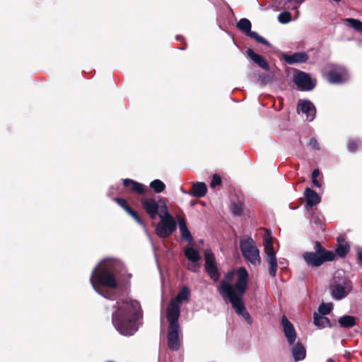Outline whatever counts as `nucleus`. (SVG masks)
<instances>
[{"mask_svg":"<svg viewBox=\"0 0 362 362\" xmlns=\"http://www.w3.org/2000/svg\"><path fill=\"white\" fill-rule=\"evenodd\" d=\"M237 276L238 279L234 284L221 280L218 291L223 298L228 299L235 312L243 316L247 322L251 325L252 320L243 302V296L247 291L248 285V272L245 267H240L237 270Z\"/></svg>","mask_w":362,"mask_h":362,"instance_id":"obj_1","label":"nucleus"},{"mask_svg":"<svg viewBox=\"0 0 362 362\" xmlns=\"http://www.w3.org/2000/svg\"><path fill=\"white\" fill-rule=\"evenodd\" d=\"M141 317L139 303L136 300H125L112 315L115 329L124 336H132L139 329L137 321Z\"/></svg>","mask_w":362,"mask_h":362,"instance_id":"obj_2","label":"nucleus"},{"mask_svg":"<svg viewBox=\"0 0 362 362\" xmlns=\"http://www.w3.org/2000/svg\"><path fill=\"white\" fill-rule=\"evenodd\" d=\"M93 289L103 297L111 299L110 293L103 291L100 286L116 289L118 281L116 279V269L112 263L104 262L98 264L92 272L90 278Z\"/></svg>","mask_w":362,"mask_h":362,"instance_id":"obj_3","label":"nucleus"},{"mask_svg":"<svg viewBox=\"0 0 362 362\" xmlns=\"http://www.w3.org/2000/svg\"><path fill=\"white\" fill-rule=\"evenodd\" d=\"M314 249V252H305L302 255L303 259L309 267H319L327 262L335 259L334 252L325 249L317 240L315 243Z\"/></svg>","mask_w":362,"mask_h":362,"instance_id":"obj_4","label":"nucleus"},{"mask_svg":"<svg viewBox=\"0 0 362 362\" xmlns=\"http://www.w3.org/2000/svg\"><path fill=\"white\" fill-rule=\"evenodd\" d=\"M352 282L344 273L336 272L334 276V282L330 285L329 289L333 298L341 300L352 291Z\"/></svg>","mask_w":362,"mask_h":362,"instance_id":"obj_5","label":"nucleus"},{"mask_svg":"<svg viewBox=\"0 0 362 362\" xmlns=\"http://www.w3.org/2000/svg\"><path fill=\"white\" fill-rule=\"evenodd\" d=\"M164 212L159 214L160 221L156 227V233L160 238H168L177 228V223L173 216L169 213L167 206H163Z\"/></svg>","mask_w":362,"mask_h":362,"instance_id":"obj_6","label":"nucleus"},{"mask_svg":"<svg viewBox=\"0 0 362 362\" xmlns=\"http://www.w3.org/2000/svg\"><path fill=\"white\" fill-rule=\"evenodd\" d=\"M139 202L144 211L152 220L164 212L163 205L167 206L166 199L159 197L158 200L155 197H142L139 199Z\"/></svg>","mask_w":362,"mask_h":362,"instance_id":"obj_7","label":"nucleus"},{"mask_svg":"<svg viewBox=\"0 0 362 362\" xmlns=\"http://www.w3.org/2000/svg\"><path fill=\"white\" fill-rule=\"evenodd\" d=\"M166 317L169 323L167 332L168 346L170 350L177 351L180 347L179 317H176L174 312L171 313L170 316L166 315Z\"/></svg>","mask_w":362,"mask_h":362,"instance_id":"obj_8","label":"nucleus"},{"mask_svg":"<svg viewBox=\"0 0 362 362\" xmlns=\"http://www.w3.org/2000/svg\"><path fill=\"white\" fill-rule=\"evenodd\" d=\"M240 247L243 255L246 259L253 264H260L261 259L259 250L251 238L242 240L240 243Z\"/></svg>","mask_w":362,"mask_h":362,"instance_id":"obj_9","label":"nucleus"},{"mask_svg":"<svg viewBox=\"0 0 362 362\" xmlns=\"http://www.w3.org/2000/svg\"><path fill=\"white\" fill-rule=\"evenodd\" d=\"M264 252L267 255V261L269 264V274L271 276L275 277L277 270V261L273 246L272 237L270 233L264 238Z\"/></svg>","mask_w":362,"mask_h":362,"instance_id":"obj_10","label":"nucleus"},{"mask_svg":"<svg viewBox=\"0 0 362 362\" xmlns=\"http://www.w3.org/2000/svg\"><path fill=\"white\" fill-rule=\"evenodd\" d=\"M189 290L187 287L184 286L182 289L178 292L176 297L173 299H171L166 310V315L170 316L171 313L174 312L175 313L177 317H180V304L182 301H186L188 300L189 296Z\"/></svg>","mask_w":362,"mask_h":362,"instance_id":"obj_11","label":"nucleus"},{"mask_svg":"<svg viewBox=\"0 0 362 362\" xmlns=\"http://www.w3.org/2000/svg\"><path fill=\"white\" fill-rule=\"evenodd\" d=\"M204 267L206 273L212 280L217 281L219 279L220 274L216 266L214 255L211 250H206L204 252Z\"/></svg>","mask_w":362,"mask_h":362,"instance_id":"obj_12","label":"nucleus"},{"mask_svg":"<svg viewBox=\"0 0 362 362\" xmlns=\"http://www.w3.org/2000/svg\"><path fill=\"white\" fill-rule=\"evenodd\" d=\"M293 82L300 90L304 91L311 90L315 86V83H313L310 76L301 71L293 75Z\"/></svg>","mask_w":362,"mask_h":362,"instance_id":"obj_13","label":"nucleus"},{"mask_svg":"<svg viewBox=\"0 0 362 362\" xmlns=\"http://www.w3.org/2000/svg\"><path fill=\"white\" fill-rule=\"evenodd\" d=\"M114 201L121 206L129 216H131L134 220L140 226H144L145 223L142 218L140 217L137 211L132 209L125 199L122 197H116Z\"/></svg>","mask_w":362,"mask_h":362,"instance_id":"obj_14","label":"nucleus"},{"mask_svg":"<svg viewBox=\"0 0 362 362\" xmlns=\"http://www.w3.org/2000/svg\"><path fill=\"white\" fill-rule=\"evenodd\" d=\"M281 324L284 334L290 345H293L296 339V332L292 323L288 320L286 315H283Z\"/></svg>","mask_w":362,"mask_h":362,"instance_id":"obj_15","label":"nucleus"},{"mask_svg":"<svg viewBox=\"0 0 362 362\" xmlns=\"http://www.w3.org/2000/svg\"><path fill=\"white\" fill-rule=\"evenodd\" d=\"M297 110L306 115L307 119L313 120L316 112L315 107L309 100H300L298 103Z\"/></svg>","mask_w":362,"mask_h":362,"instance_id":"obj_16","label":"nucleus"},{"mask_svg":"<svg viewBox=\"0 0 362 362\" xmlns=\"http://www.w3.org/2000/svg\"><path fill=\"white\" fill-rule=\"evenodd\" d=\"M123 185L125 187H129L131 192L139 195H144L146 192L147 187L146 186L129 178L123 180Z\"/></svg>","mask_w":362,"mask_h":362,"instance_id":"obj_17","label":"nucleus"},{"mask_svg":"<svg viewBox=\"0 0 362 362\" xmlns=\"http://www.w3.org/2000/svg\"><path fill=\"white\" fill-rule=\"evenodd\" d=\"M304 197L305 199V207L307 209L311 208L317 204H318L321 198L319 194L314 191L313 189L306 187L304 192Z\"/></svg>","mask_w":362,"mask_h":362,"instance_id":"obj_18","label":"nucleus"},{"mask_svg":"<svg viewBox=\"0 0 362 362\" xmlns=\"http://www.w3.org/2000/svg\"><path fill=\"white\" fill-rule=\"evenodd\" d=\"M309 59V56L306 52H295L293 54H284V59L288 64L297 63H305Z\"/></svg>","mask_w":362,"mask_h":362,"instance_id":"obj_19","label":"nucleus"},{"mask_svg":"<svg viewBox=\"0 0 362 362\" xmlns=\"http://www.w3.org/2000/svg\"><path fill=\"white\" fill-rule=\"evenodd\" d=\"M350 251V245L342 237H338L337 239V247L335 248V255L344 258Z\"/></svg>","mask_w":362,"mask_h":362,"instance_id":"obj_20","label":"nucleus"},{"mask_svg":"<svg viewBox=\"0 0 362 362\" xmlns=\"http://www.w3.org/2000/svg\"><path fill=\"white\" fill-rule=\"evenodd\" d=\"M247 54L254 62V63L257 64L262 69L265 71L269 70V65L267 60L262 56L255 53L253 49H248L247 50Z\"/></svg>","mask_w":362,"mask_h":362,"instance_id":"obj_21","label":"nucleus"},{"mask_svg":"<svg viewBox=\"0 0 362 362\" xmlns=\"http://www.w3.org/2000/svg\"><path fill=\"white\" fill-rule=\"evenodd\" d=\"M207 192V186L204 182H197L194 183L189 193L193 197L201 198L206 195Z\"/></svg>","mask_w":362,"mask_h":362,"instance_id":"obj_22","label":"nucleus"},{"mask_svg":"<svg viewBox=\"0 0 362 362\" xmlns=\"http://www.w3.org/2000/svg\"><path fill=\"white\" fill-rule=\"evenodd\" d=\"M327 77L330 83H341L345 81L344 72L337 69L330 70Z\"/></svg>","mask_w":362,"mask_h":362,"instance_id":"obj_23","label":"nucleus"},{"mask_svg":"<svg viewBox=\"0 0 362 362\" xmlns=\"http://www.w3.org/2000/svg\"><path fill=\"white\" fill-rule=\"evenodd\" d=\"M313 319L314 325L320 328H325L326 327L332 328L334 327V325L330 322L328 317L317 314V313H314Z\"/></svg>","mask_w":362,"mask_h":362,"instance_id":"obj_24","label":"nucleus"},{"mask_svg":"<svg viewBox=\"0 0 362 362\" xmlns=\"http://www.w3.org/2000/svg\"><path fill=\"white\" fill-rule=\"evenodd\" d=\"M356 317L352 315H343L339 317L338 322L341 328L349 329L354 327L356 325Z\"/></svg>","mask_w":362,"mask_h":362,"instance_id":"obj_25","label":"nucleus"},{"mask_svg":"<svg viewBox=\"0 0 362 362\" xmlns=\"http://www.w3.org/2000/svg\"><path fill=\"white\" fill-rule=\"evenodd\" d=\"M292 355L295 361L304 359L306 355L305 347L301 344L297 343L292 349Z\"/></svg>","mask_w":362,"mask_h":362,"instance_id":"obj_26","label":"nucleus"},{"mask_svg":"<svg viewBox=\"0 0 362 362\" xmlns=\"http://www.w3.org/2000/svg\"><path fill=\"white\" fill-rule=\"evenodd\" d=\"M178 223L182 238L189 243L192 242L193 240V238L187 227L185 220L183 218H181L178 220Z\"/></svg>","mask_w":362,"mask_h":362,"instance_id":"obj_27","label":"nucleus"},{"mask_svg":"<svg viewBox=\"0 0 362 362\" xmlns=\"http://www.w3.org/2000/svg\"><path fill=\"white\" fill-rule=\"evenodd\" d=\"M185 255L188 260L192 262H197L201 259L199 252L192 247H188L185 249Z\"/></svg>","mask_w":362,"mask_h":362,"instance_id":"obj_28","label":"nucleus"},{"mask_svg":"<svg viewBox=\"0 0 362 362\" xmlns=\"http://www.w3.org/2000/svg\"><path fill=\"white\" fill-rule=\"evenodd\" d=\"M346 21L348 23V25L356 32L362 33V21L352 18H346Z\"/></svg>","mask_w":362,"mask_h":362,"instance_id":"obj_29","label":"nucleus"},{"mask_svg":"<svg viewBox=\"0 0 362 362\" xmlns=\"http://www.w3.org/2000/svg\"><path fill=\"white\" fill-rule=\"evenodd\" d=\"M251 23L247 18H241L237 23V28L242 32L247 34L251 30Z\"/></svg>","mask_w":362,"mask_h":362,"instance_id":"obj_30","label":"nucleus"},{"mask_svg":"<svg viewBox=\"0 0 362 362\" xmlns=\"http://www.w3.org/2000/svg\"><path fill=\"white\" fill-rule=\"evenodd\" d=\"M150 187L153 189L154 192L159 194L163 192L165 189V185L160 180L156 179L151 182Z\"/></svg>","mask_w":362,"mask_h":362,"instance_id":"obj_31","label":"nucleus"},{"mask_svg":"<svg viewBox=\"0 0 362 362\" xmlns=\"http://www.w3.org/2000/svg\"><path fill=\"white\" fill-rule=\"evenodd\" d=\"M230 210L235 216H240L243 211V204L241 202H233L231 204Z\"/></svg>","mask_w":362,"mask_h":362,"instance_id":"obj_32","label":"nucleus"},{"mask_svg":"<svg viewBox=\"0 0 362 362\" xmlns=\"http://www.w3.org/2000/svg\"><path fill=\"white\" fill-rule=\"evenodd\" d=\"M332 310V303H324L320 305L318 308V312L320 315H326L329 314Z\"/></svg>","mask_w":362,"mask_h":362,"instance_id":"obj_33","label":"nucleus"},{"mask_svg":"<svg viewBox=\"0 0 362 362\" xmlns=\"http://www.w3.org/2000/svg\"><path fill=\"white\" fill-rule=\"evenodd\" d=\"M278 21L282 23L286 24L291 21V14L289 11H283L278 16Z\"/></svg>","mask_w":362,"mask_h":362,"instance_id":"obj_34","label":"nucleus"},{"mask_svg":"<svg viewBox=\"0 0 362 362\" xmlns=\"http://www.w3.org/2000/svg\"><path fill=\"white\" fill-rule=\"evenodd\" d=\"M360 144L361 142L358 139H353L349 140L347 144V148L349 151L351 153L356 152L358 150Z\"/></svg>","mask_w":362,"mask_h":362,"instance_id":"obj_35","label":"nucleus"},{"mask_svg":"<svg viewBox=\"0 0 362 362\" xmlns=\"http://www.w3.org/2000/svg\"><path fill=\"white\" fill-rule=\"evenodd\" d=\"M293 0H273V6L279 9H285L288 8V4L292 2Z\"/></svg>","mask_w":362,"mask_h":362,"instance_id":"obj_36","label":"nucleus"},{"mask_svg":"<svg viewBox=\"0 0 362 362\" xmlns=\"http://www.w3.org/2000/svg\"><path fill=\"white\" fill-rule=\"evenodd\" d=\"M221 184V177L217 174L214 175L212 177L211 183H210V187L211 188H216L217 186H219Z\"/></svg>","mask_w":362,"mask_h":362,"instance_id":"obj_37","label":"nucleus"},{"mask_svg":"<svg viewBox=\"0 0 362 362\" xmlns=\"http://www.w3.org/2000/svg\"><path fill=\"white\" fill-rule=\"evenodd\" d=\"M308 145L315 151H319L320 149V144L315 137L310 139Z\"/></svg>","mask_w":362,"mask_h":362,"instance_id":"obj_38","label":"nucleus"},{"mask_svg":"<svg viewBox=\"0 0 362 362\" xmlns=\"http://www.w3.org/2000/svg\"><path fill=\"white\" fill-rule=\"evenodd\" d=\"M257 42H258L259 43L262 44V45H269V42L264 39L263 37L262 36H259L256 40Z\"/></svg>","mask_w":362,"mask_h":362,"instance_id":"obj_39","label":"nucleus"},{"mask_svg":"<svg viewBox=\"0 0 362 362\" xmlns=\"http://www.w3.org/2000/svg\"><path fill=\"white\" fill-rule=\"evenodd\" d=\"M246 35L255 39V40H257V37L259 36V35L257 33L251 30L248 32Z\"/></svg>","mask_w":362,"mask_h":362,"instance_id":"obj_40","label":"nucleus"},{"mask_svg":"<svg viewBox=\"0 0 362 362\" xmlns=\"http://www.w3.org/2000/svg\"><path fill=\"white\" fill-rule=\"evenodd\" d=\"M226 279L227 281H226V282L230 283V281H231L233 279V272H228L226 274Z\"/></svg>","mask_w":362,"mask_h":362,"instance_id":"obj_41","label":"nucleus"},{"mask_svg":"<svg viewBox=\"0 0 362 362\" xmlns=\"http://www.w3.org/2000/svg\"><path fill=\"white\" fill-rule=\"evenodd\" d=\"M320 175L318 169H315L312 173V179L317 178Z\"/></svg>","mask_w":362,"mask_h":362,"instance_id":"obj_42","label":"nucleus"},{"mask_svg":"<svg viewBox=\"0 0 362 362\" xmlns=\"http://www.w3.org/2000/svg\"><path fill=\"white\" fill-rule=\"evenodd\" d=\"M312 182L315 187H319V188L321 187V185L319 182V181L317 180V178L312 179Z\"/></svg>","mask_w":362,"mask_h":362,"instance_id":"obj_43","label":"nucleus"},{"mask_svg":"<svg viewBox=\"0 0 362 362\" xmlns=\"http://www.w3.org/2000/svg\"><path fill=\"white\" fill-rule=\"evenodd\" d=\"M357 258H358V262L361 264H362V250L358 252Z\"/></svg>","mask_w":362,"mask_h":362,"instance_id":"obj_44","label":"nucleus"},{"mask_svg":"<svg viewBox=\"0 0 362 362\" xmlns=\"http://www.w3.org/2000/svg\"><path fill=\"white\" fill-rule=\"evenodd\" d=\"M296 4H302L305 0H293Z\"/></svg>","mask_w":362,"mask_h":362,"instance_id":"obj_45","label":"nucleus"},{"mask_svg":"<svg viewBox=\"0 0 362 362\" xmlns=\"http://www.w3.org/2000/svg\"><path fill=\"white\" fill-rule=\"evenodd\" d=\"M328 361H329V362H334L332 358H329V359H328Z\"/></svg>","mask_w":362,"mask_h":362,"instance_id":"obj_46","label":"nucleus"}]
</instances>
